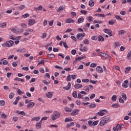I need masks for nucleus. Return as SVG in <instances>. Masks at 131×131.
Instances as JSON below:
<instances>
[{
	"label": "nucleus",
	"mask_w": 131,
	"mask_h": 131,
	"mask_svg": "<svg viewBox=\"0 0 131 131\" xmlns=\"http://www.w3.org/2000/svg\"><path fill=\"white\" fill-rule=\"evenodd\" d=\"M109 121H110V118H105L102 119L100 122V126H104V125H106Z\"/></svg>",
	"instance_id": "1"
},
{
	"label": "nucleus",
	"mask_w": 131,
	"mask_h": 131,
	"mask_svg": "<svg viewBox=\"0 0 131 131\" xmlns=\"http://www.w3.org/2000/svg\"><path fill=\"white\" fill-rule=\"evenodd\" d=\"M60 117V113L58 111H55L53 113V114L52 115V120H56Z\"/></svg>",
	"instance_id": "2"
},
{
	"label": "nucleus",
	"mask_w": 131,
	"mask_h": 131,
	"mask_svg": "<svg viewBox=\"0 0 131 131\" xmlns=\"http://www.w3.org/2000/svg\"><path fill=\"white\" fill-rule=\"evenodd\" d=\"M14 45V41L13 40H9L5 42V44H3V47H7L8 48H10L11 47H13Z\"/></svg>",
	"instance_id": "3"
},
{
	"label": "nucleus",
	"mask_w": 131,
	"mask_h": 131,
	"mask_svg": "<svg viewBox=\"0 0 131 131\" xmlns=\"http://www.w3.org/2000/svg\"><path fill=\"white\" fill-rule=\"evenodd\" d=\"M84 36H85V33H80L77 34V38L79 40H82V37H84Z\"/></svg>",
	"instance_id": "4"
},
{
	"label": "nucleus",
	"mask_w": 131,
	"mask_h": 131,
	"mask_svg": "<svg viewBox=\"0 0 131 131\" xmlns=\"http://www.w3.org/2000/svg\"><path fill=\"white\" fill-rule=\"evenodd\" d=\"M105 112L106 113H107V110H100L99 112H98L97 114H98V115H99V116H103L105 115V114H106V113H105Z\"/></svg>",
	"instance_id": "5"
},
{
	"label": "nucleus",
	"mask_w": 131,
	"mask_h": 131,
	"mask_svg": "<svg viewBox=\"0 0 131 131\" xmlns=\"http://www.w3.org/2000/svg\"><path fill=\"white\" fill-rule=\"evenodd\" d=\"M104 32H105V33H107V34H108L109 36H113V34H112V31L110 29H104L103 30Z\"/></svg>",
	"instance_id": "6"
},
{
	"label": "nucleus",
	"mask_w": 131,
	"mask_h": 131,
	"mask_svg": "<svg viewBox=\"0 0 131 131\" xmlns=\"http://www.w3.org/2000/svg\"><path fill=\"white\" fill-rule=\"evenodd\" d=\"M128 84V80H126L123 82V83L122 84V86L124 89H127V88H128V85H127Z\"/></svg>",
	"instance_id": "7"
},
{
	"label": "nucleus",
	"mask_w": 131,
	"mask_h": 131,
	"mask_svg": "<svg viewBox=\"0 0 131 131\" xmlns=\"http://www.w3.org/2000/svg\"><path fill=\"white\" fill-rule=\"evenodd\" d=\"M35 24V19H30L29 20L28 25H29V26H32V25H34Z\"/></svg>",
	"instance_id": "8"
},
{
	"label": "nucleus",
	"mask_w": 131,
	"mask_h": 131,
	"mask_svg": "<svg viewBox=\"0 0 131 131\" xmlns=\"http://www.w3.org/2000/svg\"><path fill=\"white\" fill-rule=\"evenodd\" d=\"M63 10H65V6H64V5H62V6H60V7L57 9V12L58 13H61V12H62V11H63Z\"/></svg>",
	"instance_id": "9"
},
{
	"label": "nucleus",
	"mask_w": 131,
	"mask_h": 131,
	"mask_svg": "<svg viewBox=\"0 0 131 131\" xmlns=\"http://www.w3.org/2000/svg\"><path fill=\"white\" fill-rule=\"evenodd\" d=\"M96 71L98 73H103V69L101 66H98L96 68Z\"/></svg>",
	"instance_id": "10"
},
{
	"label": "nucleus",
	"mask_w": 131,
	"mask_h": 131,
	"mask_svg": "<svg viewBox=\"0 0 131 131\" xmlns=\"http://www.w3.org/2000/svg\"><path fill=\"white\" fill-rule=\"evenodd\" d=\"M35 103L33 102H30L27 104L28 109L33 108L34 106Z\"/></svg>",
	"instance_id": "11"
},
{
	"label": "nucleus",
	"mask_w": 131,
	"mask_h": 131,
	"mask_svg": "<svg viewBox=\"0 0 131 131\" xmlns=\"http://www.w3.org/2000/svg\"><path fill=\"white\" fill-rule=\"evenodd\" d=\"M71 89V83L69 82L68 85L67 86L63 87V90H66V91H69Z\"/></svg>",
	"instance_id": "12"
},
{
	"label": "nucleus",
	"mask_w": 131,
	"mask_h": 131,
	"mask_svg": "<svg viewBox=\"0 0 131 131\" xmlns=\"http://www.w3.org/2000/svg\"><path fill=\"white\" fill-rule=\"evenodd\" d=\"M66 23L70 24V23H74L75 22V20H74L72 18H68L66 20Z\"/></svg>",
	"instance_id": "13"
},
{
	"label": "nucleus",
	"mask_w": 131,
	"mask_h": 131,
	"mask_svg": "<svg viewBox=\"0 0 131 131\" xmlns=\"http://www.w3.org/2000/svg\"><path fill=\"white\" fill-rule=\"evenodd\" d=\"M78 112H79V111L77 109L74 110L72 113V115H78Z\"/></svg>",
	"instance_id": "14"
},
{
	"label": "nucleus",
	"mask_w": 131,
	"mask_h": 131,
	"mask_svg": "<svg viewBox=\"0 0 131 131\" xmlns=\"http://www.w3.org/2000/svg\"><path fill=\"white\" fill-rule=\"evenodd\" d=\"M74 88L76 90H79V89H81V88H82V85L77 83L74 85Z\"/></svg>",
	"instance_id": "15"
},
{
	"label": "nucleus",
	"mask_w": 131,
	"mask_h": 131,
	"mask_svg": "<svg viewBox=\"0 0 131 131\" xmlns=\"http://www.w3.org/2000/svg\"><path fill=\"white\" fill-rule=\"evenodd\" d=\"M40 119V117H34L31 119V121H38Z\"/></svg>",
	"instance_id": "16"
},
{
	"label": "nucleus",
	"mask_w": 131,
	"mask_h": 131,
	"mask_svg": "<svg viewBox=\"0 0 131 131\" xmlns=\"http://www.w3.org/2000/svg\"><path fill=\"white\" fill-rule=\"evenodd\" d=\"M98 55L101 57H103V58H106L107 57V54L105 53L99 52Z\"/></svg>",
	"instance_id": "17"
},
{
	"label": "nucleus",
	"mask_w": 131,
	"mask_h": 131,
	"mask_svg": "<svg viewBox=\"0 0 131 131\" xmlns=\"http://www.w3.org/2000/svg\"><path fill=\"white\" fill-rule=\"evenodd\" d=\"M16 8L17 9H18V10H19V11H22V10H23L24 9H25V6L23 5Z\"/></svg>",
	"instance_id": "18"
},
{
	"label": "nucleus",
	"mask_w": 131,
	"mask_h": 131,
	"mask_svg": "<svg viewBox=\"0 0 131 131\" xmlns=\"http://www.w3.org/2000/svg\"><path fill=\"white\" fill-rule=\"evenodd\" d=\"M115 22H116V20H115L114 19H111V20H109L108 24L110 25H113V24H114L115 23Z\"/></svg>",
	"instance_id": "19"
},
{
	"label": "nucleus",
	"mask_w": 131,
	"mask_h": 131,
	"mask_svg": "<svg viewBox=\"0 0 131 131\" xmlns=\"http://www.w3.org/2000/svg\"><path fill=\"white\" fill-rule=\"evenodd\" d=\"M64 110L66 112H71L72 111V109L71 108H68V107H64Z\"/></svg>",
	"instance_id": "20"
},
{
	"label": "nucleus",
	"mask_w": 131,
	"mask_h": 131,
	"mask_svg": "<svg viewBox=\"0 0 131 131\" xmlns=\"http://www.w3.org/2000/svg\"><path fill=\"white\" fill-rule=\"evenodd\" d=\"M7 26V23H2L0 24V27L1 28H5Z\"/></svg>",
	"instance_id": "21"
},
{
	"label": "nucleus",
	"mask_w": 131,
	"mask_h": 131,
	"mask_svg": "<svg viewBox=\"0 0 131 131\" xmlns=\"http://www.w3.org/2000/svg\"><path fill=\"white\" fill-rule=\"evenodd\" d=\"M25 51H26V49H25V48H23L22 49H19L16 50V52H17V53H24Z\"/></svg>",
	"instance_id": "22"
},
{
	"label": "nucleus",
	"mask_w": 131,
	"mask_h": 131,
	"mask_svg": "<svg viewBox=\"0 0 131 131\" xmlns=\"http://www.w3.org/2000/svg\"><path fill=\"white\" fill-rule=\"evenodd\" d=\"M16 113H17L18 114H21V115H23V116H25L26 115L25 112L23 111L19 112V111H17Z\"/></svg>",
	"instance_id": "23"
},
{
	"label": "nucleus",
	"mask_w": 131,
	"mask_h": 131,
	"mask_svg": "<svg viewBox=\"0 0 131 131\" xmlns=\"http://www.w3.org/2000/svg\"><path fill=\"white\" fill-rule=\"evenodd\" d=\"M36 129H39V128H41V124L38 123L36 125Z\"/></svg>",
	"instance_id": "24"
},
{
	"label": "nucleus",
	"mask_w": 131,
	"mask_h": 131,
	"mask_svg": "<svg viewBox=\"0 0 131 131\" xmlns=\"http://www.w3.org/2000/svg\"><path fill=\"white\" fill-rule=\"evenodd\" d=\"M131 69L130 67H128L125 69V73H128Z\"/></svg>",
	"instance_id": "25"
},
{
	"label": "nucleus",
	"mask_w": 131,
	"mask_h": 131,
	"mask_svg": "<svg viewBox=\"0 0 131 131\" xmlns=\"http://www.w3.org/2000/svg\"><path fill=\"white\" fill-rule=\"evenodd\" d=\"M122 98H123V100L124 101L126 100V99H127V97H126V95L124 93L121 94Z\"/></svg>",
	"instance_id": "26"
},
{
	"label": "nucleus",
	"mask_w": 131,
	"mask_h": 131,
	"mask_svg": "<svg viewBox=\"0 0 131 131\" xmlns=\"http://www.w3.org/2000/svg\"><path fill=\"white\" fill-rule=\"evenodd\" d=\"M72 95L73 97L75 98V99H76V98H77V92L76 91H74Z\"/></svg>",
	"instance_id": "27"
},
{
	"label": "nucleus",
	"mask_w": 131,
	"mask_h": 131,
	"mask_svg": "<svg viewBox=\"0 0 131 131\" xmlns=\"http://www.w3.org/2000/svg\"><path fill=\"white\" fill-rule=\"evenodd\" d=\"M46 96L47 98H51L52 97H53V93L52 92H49Z\"/></svg>",
	"instance_id": "28"
},
{
	"label": "nucleus",
	"mask_w": 131,
	"mask_h": 131,
	"mask_svg": "<svg viewBox=\"0 0 131 131\" xmlns=\"http://www.w3.org/2000/svg\"><path fill=\"white\" fill-rule=\"evenodd\" d=\"M19 97H17L15 101L13 102L14 105H17V104H18V102H19Z\"/></svg>",
	"instance_id": "29"
},
{
	"label": "nucleus",
	"mask_w": 131,
	"mask_h": 131,
	"mask_svg": "<svg viewBox=\"0 0 131 131\" xmlns=\"http://www.w3.org/2000/svg\"><path fill=\"white\" fill-rule=\"evenodd\" d=\"M127 59L131 60V51H130L127 55Z\"/></svg>",
	"instance_id": "30"
},
{
	"label": "nucleus",
	"mask_w": 131,
	"mask_h": 131,
	"mask_svg": "<svg viewBox=\"0 0 131 131\" xmlns=\"http://www.w3.org/2000/svg\"><path fill=\"white\" fill-rule=\"evenodd\" d=\"M94 1L93 0H91L89 1V5L90 7H94Z\"/></svg>",
	"instance_id": "31"
},
{
	"label": "nucleus",
	"mask_w": 131,
	"mask_h": 131,
	"mask_svg": "<svg viewBox=\"0 0 131 131\" xmlns=\"http://www.w3.org/2000/svg\"><path fill=\"white\" fill-rule=\"evenodd\" d=\"M74 125V123L73 122H71L69 124H67V127H70L71 126H73Z\"/></svg>",
	"instance_id": "32"
},
{
	"label": "nucleus",
	"mask_w": 131,
	"mask_h": 131,
	"mask_svg": "<svg viewBox=\"0 0 131 131\" xmlns=\"http://www.w3.org/2000/svg\"><path fill=\"white\" fill-rule=\"evenodd\" d=\"M84 21V19L83 18H79L78 19V23L79 24L82 23Z\"/></svg>",
	"instance_id": "33"
},
{
	"label": "nucleus",
	"mask_w": 131,
	"mask_h": 131,
	"mask_svg": "<svg viewBox=\"0 0 131 131\" xmlns=\"http://www.w3.org/2000/svg\"><path fill=\"white\" fill-rule=\"evenodd\" d=\"M117 99V96H116V95H113L112 97V100L113 102H115V101H116Z\"/></svg>",
	"instance_id": "34"
},
{
	"label": "nucleus",
	"mask_w": 131,
	"mask_h": 131,
	"mask_svg": "<svg viewBox=\"0 0 131 131\" xmlns=\"http://www.w3.org/2000/svg\"><path fill=\"white\" fill-rule=\"evenodd\" d=\"M98 40L99 41H104V37L102 36H98Z\"/></svg>",
	"instance_id": "35"
},
{
	"label": "nucleus",
	"mask_w": 131,
	"mask_h": 131,
	"mask_svg": "<svg viewBox=\"0 0 131 131\" xmlns=\"http://www.w3.org/2000/svg\"><path fill=\"white\" fill-rule=\"evenodd\" d=\"M83 59H85V56L77 57L75 58V60L77 61L78 60H82Z\"/></svg>",
	"instance_id": "36"
},
{
	"label": "nucleus",
	"mask_w": 131,
	"mask_h": 131,
	"mask_svg": "<svg viewBox=\"0 0 131 131\" xmlns=\"http://www.w3.org/2000/svg\"><path fill=\"white\" fill-rule=\"evenodd\" d=\"M14 97H15V94H14V93H11L9 96V99H13Z\"/></svg>",
	"instance_id": "37"
},
{
	"label": "nucleus",
	"mask_w": 131,
	"mask_h": 131,
	"mask_svg": "<svg viewBox=\"0 0 131 131\" xmlns=\"http://www.w3.org/2000/svg\"><path fill=\"white\" fill-rule=\"evenodd\" d=\"M84 90L85 92H86L87 93H89V92H90V88L89 87V86H85L84 88Z\"/></svg>",
	"instance_id": "38"
},
{
	"label": "nucleus",
	"mask_w": 131,
	"mask_h": 131,
	"mask_svg": "<svg viewBox=\"0 0 131 131\" xmlns=\"http://www.w3.org/2000/svg\"><path fill=\"white\" fill-rule=\"evenodd\" d=\"M17 94H18V95H23V94H24V92H22V91H21V90L18 89V90H17Z\"/></svg>",
	"instance_id": "39"
},
{
	"label": "nucleus",
	"mask_w": 131,
	"mask_h": 131,
	"mask_svg": "<svg viewBox=\"0 0 131 131\" xmlns=\"http://www.w3.org/2000/svg\"><path fill=\"white\" fill-rule=\"evenodd\" d=\"M112 107H113V108H118V107H119V105L117 103L113 104Z\"/></svg>",
	"instance_id": "40"
},
{
	"label": "nucleus",
	"mask_w": 131,
	"mask_h": 131,
	"mask_svg": "<svg viewBox=\"0 0 131 131\" xmlns=\"http://www.w3.org/2000/svg\"><path fill=\"white\" fill-rule=\"evenodd\" d=\"M65 122H69V121H73V119L72 118H66L64 120Z\"/></svg>",
	"instance_id": "41"
},
{
	"label": "nucleus",
	"mask_w": 131,
	"mask_h": 131,
	"mask_svg": "<svg viewBox=\"0 0 131 131\" xmlns=\"http://www.w3.org/2000/svg\"><path fill=\"white\" fill-rule=\"evenodd\" d=\"M119 103H121V104H124V100H123V99H122V97H120L119 99Z\"/></svg>",
	"instance_id": "42"
},
{
	"label": "nucleus",
	"mask_w": 131,
	"mask_h": 131,
	"mask_svg": "<svg viewBox=\"0 0 131 131\" xmlns=\"http://www.w3.org/2000/svg\"><path fill=\"white\" fill-rule=\"evenodd\" d=\"M83 43H84V45H89V43H90V42L89 41V39H85L83 40Z\"/></svg>",
	"instance_id": "43"
},
{
	"label": "nucleus",
	"mask_w": 131,
	"mask_h": 131,
	"mask_svg": "<svg viewBox=\"0 0 131 131\" xmlns=\"http://www.w3.org/2000/svg\"><path fill=\"white\" fill-rule=\"evenodd\" d=\"M5 104H6V102H5L4 100H1L0 101V105L1 106H5Z\"/></svg>",
	"instance_id": "44"
},
{
	"label": "nucleus",
	"mask_w": 131,
	"mask_h": 131,
	"mask_svg": "<svg viewBox=\"0 0 131 131\" xmlns=\"http://www.w3.org/2000/svg\"><path fill=\"white\" fill-rule=\"evenodd\" d=\"M124 34V30H121L120 31H119V34L120 35H123Z\"/></svg>",
	"instance_id": "45"
},
{
	"label": "nucleus",
	"mask_w": 131,
	"mask_h": 131,
	"mask_svg": "<svg viewBox=\"0 0 131 131\" xmlns=\"http://www.w3.org/2000/svg\"><path fill=\"white\" fill-rule=\"evenodd\" d=\"M12 120L14 121V122H17L18 121V117L14 116L12 118Z\"/></svg>",
	"instance_id": "46"
},
{
	"label": "nucleus",
	"mask_w": 131,
	"mask_h": 131,
	"mask_svg": "<svg viewBox=\"0 0 131 131\" xmlns=\"http://www.w3.org/2000/svg\"><path fill=\"white\" fill-rule=\"evenodd\" d=\"M116 19H117V20H121V21H122L123 19L120 17V16L119 15H116L115 16Z\"/></svg>",
	"instance_id": "47"
},
{
	"label": "nucleus",
	"mask_w": 131,
	"mask_h": 131,
	"mask_svg": "<svg viewBox=\"0 0 131 131\" xmlns=\"http://www.w3.org/2000/svg\"><path fill=\"white\" fill-rule=\"evenodd\" d=\"M80 13L83 14V15H86V14H88V11L85 10H81Z\"/></svg>",
	"instance_id": "48"
},
{
	"label": "nucleus",
	"mask_w": 131,
	"mask_h": 131,
	"mask_svg": "<svg viewBox=\"0 0 131 131\" xmlns=\"http://www.w3.org/2000/svg\"><path fill=\"white\" fill-rule=\"evenodd\" d=\"M9 37L10 38V39H12L13 40H15L16 38L14 37V35L10 34Z\"/></svg>",
	"instance_id": "49"
},
{
	"label": "nucleus",
	"mask_w": 131,
	"mask_h": 131,
	"mask_svg": "<svg viewBox=\"0 0 131 131\" xmlns=\"http://www.w3.org/2000/svg\"><path fill=\"white\" fill-rule=\"evenodd\" d=\"M91 39H92L93 40H97L98 39V36H93L91 37Z\"/></svg>",
	"instance_id": "50"
},
{
	"label": "nucleus",
	"mask_w": 131,
	"mask_h": 131,
	"mask_svg": "<svg viewBox=\"0 0 131 131\" xmlns=\"http://www.w3.org/2000/svg\"><path fill=\"white\" fill-rule=\"evenodd\" d=\"M90 108H96V104H91L89 105Z\"/></svg>",
	"instance_id": "51"
},
{
	"label": "nucleus",
	"mask_w": 131,
	"mask_h": 131,
	"mask_svg": "<svg viewBox=\"0 0 131 131\" xmlns=\"http://www.w3.org/2000/svg\"><path fill=\"white\" fill-rule=\"evenodd\" d=\"M67 81H70L71 80V76L70 75H68L67 77Z\"/></svg>",
	"instance_id": "52"
},
{
	"label": "nucleus",
	"mask_w": 131,
	"mask_h": 131,
	"mask_svg": "<svg viewBox=\"0 0 131 131\" xmlns=\"http://www.w3.org/2000/svg\"><path fill=\"white\" fill-rule=\"evenodd\" d=\"M23 70H25V71H28L29 70V68L28 67H24L22 68Z\"/></svg>",
	"instance_id": "53"
},
{
	"label": "nucleus",
	"mask_w": 131,
	"mask_h": 131,
	"mask_svg": "<svg viewBox=\"0 0 131 131\" xmlns=\"http://www.w3.org/2000/svg\"><path fill=\"white\" fill-rule=\"evenodd\" d=\"M47 57H49V58H55L56 56H55L54 54H48L47 55Z\"/></svg>",
	"instance_id": "54"
},
{
	"label": "nucleus",
	"mask_w": 131,
	"mask_h": 131,
	"mask_svg": "<svg viewBox=\"0 0 131 131\" xmlns=\"http://www.w3.org/2000/svg\"><path fill=\"white\" fill-rule=\"evenodd\" d=\"M90 66L92 68H96V66H97V63H92L91 64Z\"/></svg>",
	"instance_id": "55"
},
{
	"label": "nucleus",
	"mask_w": 131,
	"mask_h": 131,
	"mask_svg": "<svg viewBox=\"0 0 131 131\" xmlns=\"http://www.w3.org/2000/svg\"><path fill=\"white\" fill-rule=\"evenodd\" d=\"M98 123H99V121L98 120L95 121L93 122V125H94V126H95L97 125V124H98Z\"/></svg>",
	"instance_id": "56"
},
{
	"label": "nucleus",
	"mask_w": 131,
	"mask_h": 131,
	"mask_svg": "<svg viewBox=\"0 0 131 131\" xmlns=\"http://www.w3.org/2000/svg\"><path fill=\"white\" fill-rule=\"evenodd\" d=\"M1 116L3 117V118H4V119L7 118V115L5 114L4 113L1 114Z\"/></svg>",
	"instance_id": "57"
},
{
	"label": "nucleus",
	"mask_w": 131,
	"mask_h": 131,
	"mask_svg": "<svg viewBox=\"0 0 131 131\" xmlns=\"http://www.w3.org/2000/svg\"><path fill=\"white\" fill-rule=\"evenodd\" d=\"M63 47H64L65 48L68 49L69 48L68 46H67V43H66V42H63Z\"/></svg>",
	"instance_id": "58"
},
{
	"label": "nucleus",
	"mask_w": 131,
	"mask_h": 131,
	"mask_svg": "<svg viewBox=\"0 0 131 131\" xmlns=\"http://www.w3.org/2000/svg\"><path fill=\"white\" fill-rule=\"evenodd\" d=\"M88 124H89L90 126H93V121H92V120L89 121Z\"/></svg>",
	"instance_id": "59"
},
{
	"label": "nucleus",
	"mask_w": 131,
	"mask_h": 131,
	"mask_svg": "<svg viewBox=\"0 0 131 131\" xmlns=\"http://www.w3.org/2000/svg\"><path fill=\"white\" fill-rule=\"evenodd\" d=\"M82 82H89L90 81V80L89 79H83L82 80Z\"/></svg>",
	"instance_id": "60"
},
{
	"label": "nucleus",
	"mask_w": 131,
	"mask_h": 131,
	"mask_svg": "<svg viewBox=\"0 0 131 131\" xmlns=\"http://www.w3.org/2000/svg\"><path fill=\"white\" fill-rule=\"evenodd\" d=\"M20 25H21V28H25L27 26V25L25 24H21Z\"/></svg>",
	"instance_id": "61"
},
{
	"label": "nucleus",
	"mask_w": 131,
	"mask_h": 131,
	"mask_svg": "<svg viewBox=\"0 0 131 131\" xmlns=\"http://www.w3.org/2000/svg\"><path fill=\"white\" fill-rule=\"evenodd\" d=\"M39 71L41 73H45V70L43 69V68H40L39 69Z\"/></svg>",
	"instance_id": "62"
},
{
	"label": "nucleus",
	"mask_w": 131,
	"mask_h": 131,
	"mask_svg": "<svg viewBox=\"0 0 131 131\" xmlns=\"http://www.w3.org/2000/svg\"><path fill=\"white\" fill-rule=\"evenodd\" d=\"M23 17H24V18H27V17H29V14L26 13L23 15Z\"/></svg>",
	"instance_id": "63"
},
{
	"label": "nucleus",
	"mask_w": 131,
	"mask_h": 131,
	"mask_svg": "<svg viewBox=\"0 0 131 131\" xmlns=\"http://www.w3.org/2000/svg\"><path fill=\"white\" fill-rule=\"evenodd\" d=\"M46 37H47V33H43L41 38H46Z\"/></svg>",
	"instance_id": "64"
}]
</instances>
